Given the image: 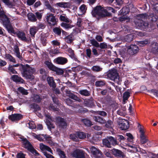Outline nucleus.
Returning <instances> with one entry per match:
<instances>
[{
  "mask_svg": "<svg viewBox=\"0 0 158 158\" xmlns=\"http://www.w3.org/2000/svg\"><path fill=\"white\" fill-rule=\"evenodd\" d=\"M21 66L22 69V74L23 76L27 79L32 80L34 78L33 74L35 73V69L30 66L28 64L23 66L21 64H17L13 65L14 67H18Z\"/></svg>",
  "mask_w": 158,
  "mask_h": 158,
  "instance_id": "f257e3e1",
  "label": "nucleus"
},
{
  "mask_svg": "<svg viewBox=\"0 0 158 158\" xmlns=\"http://www.w3.org/2000/svg\"><path fill=\"white\" fill-rule=\"evenodd\" d=\"M107 76L111 80L119 84L120 81L119 77L116 69H113L109 70L107 74Z\"/></svg>",
  "mask_w": 158,
  "mask_h": 158,
  "instance_id": "f03ea898",
  "label": "nucleus"
},
{
  "mask_svg": "<svg viewBox=\"0 0 158 158\" xmlns=\"http://www.w3.org/2000/svg\"><path fill=\"white\" fill-rule=\"evenodd\" d=\"M94 13L96 15H98L101 17H104L107 15L106 11L105 9L100 6L96 7L94 9Z\"/></svg>",
  "mask_w": 158,
  "mask_h": 158,
  "instance_id": "7ed1b4c3",
  "label": "nucleus"
},
{
  "mask_svg": "<svg viewBox=\"0 0 158 158\" xmlns=\"http://www.w3.org/2000/svg\"><path fill=\"white\" fill-rule=\"evenodd\" d=\"M72 156L76 158H85V152L79 149H76L71 153Z\"/></svg>",
  "mask_w": 158,
  "mask_h": 158,
  "instance_id": "20e7f679",
  "label": "nucleus"
},
{
  "mask_svg": "<svg viewBox=\"0 0 158 158\" xmlns=\"http://www.w3.org/2000/svg\"><path fill=\"white\" fill-rule=\"evenodd\" d=\"M0 20L1 22L5 27L10 24L9 18L5 15L4 12L0 14Z\"/></svg>",
  "mask_w": 158,
  "mask_h": 158,
  "instance_id": "39448f33",
  "label": "nucleus"
},
{
  "mask_svg": "<svg viewBox=\"0 0 158 158\" xmlns=\"http://www.w3.org/2000/svg\"><path fill=\"white\" fill-rule=\"evenodd\" d=\"M46 21L51 25H55L57 22L56 18L52 14L47 15L46 17Z\"/></svg>",
  "mask_w": 158,
  "mask_h": 158,
  "instance_id": "423d86ee",
  "label": "nucleus"
},
{
  "mask_svg": "<svg viewBox=\"0 0 158 158\" xmlns=\"http://www.w3.org/2000/svg\"><path fill=\"white\" fill-rule=\"evenodd\" d=\"M138 47L135 45H131L128 47L127 52L131 55H133L136 54L139 51Z\"/></svg>",
  "mask_w": 158,
  "mask_h": 158,
  "instance_id": "0eeeda50",
  "label": "nucleus"
},
{
  "mask_svg": "<svg viewBox=\"0 0 158 158\" xmlns=\"http://www.w3.org/2000/svg\"><path fill=\"white\" fill-rule=\"evenodd\" d=\"M54 63L60 65H64L68 61V59L65 57H59L53 60Z\"/></svg>",
  "mask_w": 158,
  "mask_h": 158,
  "instance_id": "6e6552de",
  "label": "nucleus"
},
{
  "mask_svg": "<svg viewBox=\"0 0 158 158\" xmlns=\"http://www.w3.org/2000/svg\"><path fill=\"white\" fill-rule=\"evenodd\" d=\"M139 131L140 133V142L142 144H144L149 141V140L144 134V132L143 129L140 127L139 128Z\"/></svg>",
  "mask_w": 158,
  "mask_h": 158,
  "instance_id": "1a4fd4ad",
  "label": "nucleus"
},
{
  "mask_svg": "<svg viewBox=\"0 0 158 158\" xmlns=\"http://www.w3.org/2000/svg\"><path fill=\"white\" fill-rule=\"evenodd\" d=\"M90 149L91 152L95 157L100 158L101 156L102 153L98 149L94 146L91 147Z\"/></svg>",
  "mask_w": 158,
  "mask_h": 158,
  "instance_id": "9d476101",
  "label": "nucleus"
},
{
  "mask_svg": "<svg viewBox=\"0 0 158 158\" xmlns=\"http://www.w3.org/2000/svg\"><path fill=\"white\" fill-rule=\"evenodd\" d=\"M111 151L112 154L115 157L119 158L124 157L123 153L118 149L114 148Z\"/></svg>",
  "mask_w": 158,
  "mask_h": 158,
  "instance_id": "9b49d317",
  "label": "nucleus"
},
{
  "mask_svg": "<svg viewBox=\"0 0 158 158\" xmlns=\"http://www.w3.org/2000/svg\"><path fill=\"white\" fill-rule=\"evenodd\" d=\"M22 115L20 114H12L9 116L8 118L12 121H15L20 120L22 118Z\"/></svg>",
  "mask_w": 158,
  "mask_h": 158,
  "instance_id": "f8f14e48",
  "label": "nucleus"
},
{
  "mask_svg": "<svg viewBox=\"0 0 158 158\" xmlns=\"http://www.w3.org/2000/svg\"><path fill=\"white\" fill-rule=\"evenodd\" d=\"M56 121L59 124V126L62 128H66L67 124L64 119L60 117H57L56 118Z\"/></svg>",
  "mask_w": 158,
  "mask_h": 158,
  "instance_id": "ddd939ff",
  "label": "nucleus"
},
{
  "mask_svg": "<svg viewBox=\"0 0 158 158\" xmlns=\"http://www.w3.org/2000/svg\"><path fill=\"white\" fill-rule=\"evenodd\" d=\"M135 24L138 26L142 27L143 29H146L148 26V23L144 22L143 20H138L135 21Z\"/></svg>",
  "mask_w": 158,
  "mask_h": 158,
  "instance_id": "4468645a",
  "label": "nucleus"
},
{
  "mask_svg": "<svg viewBox=\"0 0 158 158\" xmlns=\"http://www.w3.org/2000/svg\"><path fill=\"white\" fill-rule=\"evenodd\" d=\"M11 79L14 81L20 83H24V80L20 77L16 75H13L11 77Z\"/></svg>",
  "mask_w": 158,
  "mask_h": 158,
  "instance_id": "2eb2a0df",
  "label": "nucleus"
},
{
  "mask_svg": "<svg viewBox=\"0 0 158 158\" xmlns=\"http://www.w3.org/2000/svg\"><path fill=\"white\" fill-rule=\"evenodd\" d=\"M17 35L18 37L22 40L26 42L31 40V39H28L26 38L25 34L23 32L19 31L17 33Z\"/></svg>",
  "mask_w": 158,
  "mask_h": 158,
  "instance_id": "dca6fc26",
  "label": "nucleus"
},
{
  "mask_svg": "<svg viewBox=\"0 0 158 158\" xmlns=\"http://www.w3.org/2000/svg\"><path fill=\"white\" fill-rule=\"evenodd\" d=\"M40 149L43 151H47L50 152L52 154V151L51 149L48 146L44 145L43 143H40Z\"/></svg>",
  "mask_w": 158,
  "mask_h": 158,
  "instance_id": "f3484780",
  "label": "nucleus"
},
{
  "mask_svg": "<svg viewBox=\"0 0 158 158\" xmlns=\"http://www.w3.org/2000/svg\"><path fill=\"white\" fill-rule=\"evenodd\" d=\"M46 116L47 118L46 122L48 126L50 128H54L55 127L50 122L51 121H53L52 118V117L49 114H47Z\"/></svg>",
  "mask_w": 158,
  "mask_h": 158,
  "instance_id": "a211bd4d",
  "label": "nucleus"
},
{
  "mask_svg": "<svg viewBox=\"0 0 158 158\" xmlns=\"http://www.w3.org/2000/svg\"><path fill=\"white\" fill-rule=\"evenodd\" d=\"M119 126L122 130H126L128 128V122L127 121H123L119 124Z\"/></svg>",
  "mask_w": 158,
  "mask_h": 158,
  "instance_id": "6ab92c4d",
  "label": "nucleus"
},
{
  "mask_svg": "<svg viewBox=\"0 0 158 158\" xmlns=\"http://www.w3.org/2000/svg\"><path fill=\"white\" fill-rule=\"evenodd\" d=\"M38 29L35 26L31 27L30 29V33L32 38H34L35 35L38 31Z\"/></svg>",
  "mask_w": 158,
  "mask_h": 158,
  "instance_id": "aec40b11",
  "label": "nucleus"
},
{
  "mask_svg": "<svg viewBox=\"0 0 158 158\" xmlns=\"http://www.w3.org/2000/svg\"><path fill=\"white\" fill-rule=\"evenodd\" d=\"M93 118L95 121L101 124H104L106 123L105 119L100 116H94L93 117Z\"/></svg>",
  "mask_w": 158,
  "mask_h": 158,
  "instance_id": "412c9836",
  "label": "nucleus"
},
{
  "mask_svg": "<svg viewBox=\"0 0 158 158\" xmlns=\"http://www.w3.org/2000/svg\"><path fill=\"white\" fill-rule=\"evenodd\" d=\"M48 83L49 85L54 88L56 87V83H55L53 78L52 77H48L47 78Z\"/></svg>",
  "mask_w": 158,
  "mask_h": 158,
  "instance_id": "4be33fe9",
  "label": "nucleus"
},
{
  "mask_svg": "<svg viewBox=\"0 0 158 158\" xmlns=\"http://www.w3.org/2000/svg\"><path fill=\"white\" fill-rule=\"evenodd\" d=\"M129 9L127 7H123L119 12V15H126L128 14Z\"/></svg>",
  "mask_w": 158,
  "mask_h": 158,
  "instance_id": "5701e85b",
  "label": "nucleus"
},
{
  "mask_svg": "<svg viewBox=\"0 0 158 158\" xmlns=\"http://www.w3.org/2000/svg\"><path fill=\"white\" fill-rule=\"evenodd\" d=\"M151 51L153 53L156 54L158 52V44L154 43L151 45Z\"/></svg>",
  "mask_w": 158,
  "mask_h": 158,
  "instance_id": "b1692460",
  "label": "nucleus"
},
{
  "mask_svg": "<svg viewBox=\"0 0 158 158\" xmlns=\"http://www.w3.org/2000/svg\"><path fill=\"white\" fill-rule=\"evenodd\" d=\"M14 51L15 53L16 56L20 59L22 58V56L20 55V52L18 47L17 45H15L14 47Z\"/></svg>",
  "mask_w": 158,
  "mask_h": 158,
  "instance_id": "393cba45",
  "label": "nucleus"
},
{
  "mask_svg": "<svg viewBox=\"0 0 158 158\" xmlns=\"http://www.w3.org/2000/svg\"><path fill=\"white\" fill-rule=\"evenodd\" d=\"M56 5L60 7L64 8L69 7L70 6V4L69 2H64L57 3Z\"/></svg>",
  "mask_w": 158,
  "mask_h": 158,
  "instance_id": "a878e982",
  "label": "nucleus"
},
{
  "mask_svg": "<svg viewBox=\"0 0 158 158\" xmlns=\"http://www.w3.org/2000/svg\"><path fill=\"white\" fill-rule=\"evenodd\" d=\"M40 40L43 45L45 46L47 44V37L45 34L44 33L41 34Z\"/></svg>",
  "mask_w": 158,
  "mask_h": 158,
  "instance_id": "bb28decb",
  "label": "nucleus"
},
{
  "mask_svg": "<svg viewBox=\"0 0 158 158\" xmlns=\"http://www.w3.org/2000/svg\"><path fill=\"white\" fill-rule=\"evenodd\" d=\"M119 21L121 22H125L128 23L129 22L130 18L128 16L126 15H123L118 18Z\"/></svg>",
  "mask_w": 158,
  "mask_h": 158,
  "instance_id": "cd10ccee",
  "label": "nucleus"
},
{
  "mask_svg": "<svg viewBox=\"0 0 158 158\" xmlns=\"http://www.w3.org/2000/svg\"><path fill=\"white\" fill-rule=\"evenodd\" d=\"M4 58L14 63H16V61L14 58L9 54H6L4 56Z\"/></svg>",
  "mask_w": 158,
  "mask_h": 158,
  "instance_id": "c85d7f7f",
  "label": "nucleus"
},
{
  "mask_svg": "<svg viewBox=\"0 0 158 158\" xmlns=\"http://www.w3.org/2000/svg\"><path fill=\"white\" fill-rule=\"evenodd\" d=\"M59 19L61 21L67 23H70V20L65 15H61L60 16Z\"/></svg>",
  "mask_w": 158,
  "mask_h": 158,
  "instance_id": "c756f323",
  "label": "nucleus"
},
{
  "mask_svg": "<svg viewBox=\"0 0 158 158\" xmlns=\"http://www.w3.org/2000/svg\"><path fill=\"white\" fill-rule=\"evenodd\" d=\"M27 17L29 20L31 21L35 22L37 20V19L35 15L32 13H29L28 14Z\"/></svg>",
  "mask_w": 158,
  "mask_h": 158,
  "instance_id": "7c9ffc66",
  "label": "nucleus"
},
{
  "mask_svg": "<svg viewBox=\"0 0 158 158\" xmlns=\"http://www.w3.org/2000/svg\"><path fill=\"white\" fill-rule=\"evenodd\" d=\"M5 27L9 33L13 34H16V32L15 31L14 28L10 24Z\"/></svg>",
  "mask_w": 158,
  "mask_h": 158,
  "instance_id": "2f4dec72",
  "label": "nucleus"
},
{
  "mask_svg": "<svg viewBox=\"0 0 158 158\" xmlns=\"http://www.w3.org/2000/svg\"><path fill=\"white\" fill-rule=\"evenodd\" d=\"M9 8H12L15 5L10 0H1Z\"/></svg>",
  "mask_w": 158,
  "mask_h": 158,
  "instance_id": "473e14b6",
  "label": "nucleus"
},
{
  "mask_svg": "<svg viewBox=\"0 0 158 158\" xmlns=\"http://www.w3.org/2000/svg\"><path fill=\"white\" fill-rule=\"evenodd\" d=\"M44 64L50 70L52 71L55 66L54 65L51 61L48 60L44 62Z\"/></svg>",
  "mask_w": 158,
  "mask_h": 158,
  "instance_id": "72a5a7b5",
  "label": "nucleus"
},
{
  "mask_svg": "<svg viewBox=\"0 0 158 158\" xmlns=\"http://www.w3.org/2000/svg\"><path fill=\"white\" fill-rule=\"evenodd\" d=\"M108 137H107L106 139H103L102 140V142L103 144L105 146L108 148H110L111 147L110 143L108 139Z\"/></svg>",
  "mask_w": 158,
  "mask_h": 158,
  "instance_id": "f704fd0d",
  "label": "nucleus"
},
{
  "mask_svg": "<svg viewBox=\"0 0 158 158\" xmlns=\"http://www.w3.org/2000/svg\"><path fill=\"white\" fill-rule=\"evenodd\" d=\"M92 70L95 72H98L102 71V68L98 65H94L91 68Z\"/></svg>",
  "mask_w": 158,
  "mask_h": 158,
  "instance_id": "c9c22d12",
  "label": "nucleus"
},
{
  "mask_svg": "<svg viewBox=\"0 0 158 158\" xmlns=\"http://www.w3.org/2000/svg\"><path fill=\"white\" fill-rule=\"evenodd\" d=\"M52 71L56 72V73L58 75H62L64 73V71L62 69L59 68L55 66Z\"/></svg>",
  "mask_w": 158,
  "mask_h": 158,
  "instance_id": "e433bc0d",
  "label": "nucleus"
},
{
  "mask_svg": "<svg viewBox=\"0 0 158 158\" xmlns=\"http://www.w3.org/2000/svg\"><path fill=\"white\" fill-rule=\"evenodd\" d=\"M130 96V93L128 91H126L124 92L123 94V103L125 104L126 101L127 100L128 98Z\"/></svg>",
  "mask_w": 158,
  "mask_h": 158,
  "instance_id": "4c0bfd02",
  "label": "nucleus"
},
{
  "mask_svg": "<svg viewBox=\"0 0 158 158\" xmlns=\"http://www.w3.org/2000/svg\"><path fill=\"white\" fill-rule=\"evenodd\" d=\"M31 135L35 138L37 139L39 141H43L44 140L43 139L42 137V136H43V135H37L36 134L33 133H32Z\"/></svg>",
  "mask_w": 158,
  "mask_h": 158,
  "instance_id": "58836bf2",
  "label": "nucleus"
},
{
  "mask_svg": "<svg viewBox=\"0 0 158 158\" xmlns=\"http://www.w3.org/2000/svg\"><path fill=\"white\" fill-rule=\"evenodd\" d=\"M108 139L110 141V144L111 143L113 145L115 146L118 144L117 140L114 137L112 136H109L108 137Z\"/></svg>",
  "mask_w": 158,
  "mask_h": 158,
  "instance_id": "ea45409f",
  "label": "nucleus"
},
{
  "mask_svg": "<svg viewBox=\"0 0 158 158\" xmlns=\"http://www.w3.org/2000/svg\"><path fill=\"white\" fill-rule=\"evenodd\" d=\"M78 136L77 135V133L75 134H71L70 135V138L75 141H77L78 140Z\"/></svg>",
  "mask_w": 158,
  "mask_h": 158,
  "instance_id": "a19ab883",
  "label": "nucleus"
},
{
  "mask_svg": "<svg viewBox=\"0 0 158 158\" xmlns=\"http://www.w3.org/2000/svg\"><path fill=\"white\" fill-rule=\"evenodd\" d=\"M42 135L50 144H53V142L50 137L46 135L43 134Z\"/></svg>",
  "mask_w": 158,
  "mask_h": 158,
  "instance_id": "79ce46f5",
  "label": "nucleus"
},
{
  "mask_svg": "<svg viewBox=\"0 0 158 158\" xmlns=\"http://www.w3.org/2000/svg\"><path fill=\"white\" fill-rule=\"evenodd\" d=\"M57 152L60 158H67L64 151L60 149H57Z\"/></svg>",
  "mask_w": 158,
  "mask_h": 158,
  "instance_id": "37998d69",
  "label": "nucleus"
},
{
  "mask_svg": "<svg viewBox=\"0 0 158 158\" xmlns=\"http://www.w3.org/2000/svg\"><path fill=\"white\" fill-rule=\"evenodd\" d=\"M79 9L82 13L80 14H78V15H79L84 14L86 12V11L87 9V7L85 5L83 4L80 7Z\"/></svg>",
  "mask_w": 158,
  "mask_h": 158,
  "instance_id": "c03bdc74",
  "label": "nucleus"
},
{
  "mask_svg": "<svg viewBox=\"0 0 158 158\" xmlns=\"http://www.w3.org/2000/svg\"><path fill=\"white\" fill-rule=\"evenodd\" d=\"M137 17L138 18V19L135 21H137L139 20H142V19H145L147 18V15L146 13L138 15Z\"/></svg>",
  "mask_w": 158,
  "mask_h": 158,
  "instance_id": "a18cd8bd",
  "label": "nucleus"
},
{
  "mask_svg": "<svg viewBox=\"0 0 158 158\" xmlns=\"http://www.w3.org/2000/svg\"><path fill=\"white\" fill-rule=\"evenodd\" d=\"M24 147L27 149L28 150H30L31 149V145L29 142L26 140L25 141L24 143Z\"/></svg>",
  "mask_w": 158,
  "mask_h": 158,
  "instance_id": "49530a36",
  "label": "nucleus"
},
{
  "mask_svg": "<svg viewBox=\"0 0 158 158\" xmlns=\"http://www.w3.org/2000/svg\"><path fill=\"white\" fill-rule=\"evenodd\" d=\"M133 35L132 34H129L126 36L125 39L126 41L130 42L133 40Z\"/></svg>",
  "mask_w": 158,
  "mask_h": 158,
  "instance_id": "de8ad7c7",
  "label": "nucleus"
},
{
  "mask_svg": "<svg viewBox=\"0 0 158 158\" xmlns=\"http://www.w3.org/2000/svg\"><path fill=\"white\" fill-rule=\"evenodd\" d=\"M33 99L34 101L37 102H40L42 100V98L40 97L39 95H34Z\"/></svg>",
  "mask_w": 158,
  "mask_h": 158,
  "instance_id": "09e8293b",
  "label": "nucleus"
},
{
  "mask_svg": "<svg viewBox=\"0 0 158 158\" xmlns=\"http://www.w3.org/2000/svg\"><path fill=\"white\" fill-rule=\"evenodd\" d=\"M61 26L66 29H69L73 27L71 25L66 23H62L61 24Z\"/></svg>",
  "mask_w": 158,
  "mask_h": 158,
  "instance_id": "8fccbe9b",
  "label": "nucleus"
},
{
  "mask_svg": "<svg viewBox=\"0 0 158 158\" xmlns=\"http://www.w3.org/2000/svg\"><path fill=\"white\" fill-rule=\"evenodd\" d=\"M49 54L53 56L54 54H56L60 53V52L58 49L56 48L54 50H51L49 52Z\"/></svg>",
  "mask_w": 158,
  "mask_h": 158,
  "instance_id": "3c124183",
  "label": "nucleus"
},
{
  "mask_svg": "<svg viewBox=\"0 0 158 158\" xmlns=\"http://www.w3.org/2000/svg\"><path fill=\"white\" fill-rule=\"evenodd\" d=\"M77 135L78 136V138H80V139H85L86 136L85 134L83 132H77Z\"/></svg>",
  "mask_w": 158,
  "mask_h": 158,
  "instance_id": "603ef678",
  "label": "nucleus"
},
{
  "mask_svg": "<svg viewBox=\"0 0 158 158\" xmlns=\"http://www.w3.org/2000/svg\"><path fill=\"white\" fill-rule=\"evenodd\" d=\"M19 91L22 94L24 95H27L28 94L27 90L24 89L23 88L20 87L18 88Z\"/></svg>",
  "mask_w": 158,
  "mask_h": 158,
  "instance_id": "864d4df0",
  "label": "nucleus"
},
{
  "mask_svg": "<svg viewBox=\"0 0 158 158\" xmlns=\"http://www.w3.org/2000/svg\"><path fill=\"white\" fill-rule=\"evenodd\" d=\"M79 93L85 96H89V92L85 89L80 90Z\"/></svg>",
  "mask_w": 158,
  "mask_h": 158,
  "instance_id": "5fc2aeb1",
  "label": "nucleus"
},
{
  "mask_svg": "<svg viewBox=\"0 0 158 158\" xmlns=\"http://www.w3.org/2000/svg\"><path fill=\"white\" fill-rule=\"evenodd\" d=\"M65 41L68 44L71 43L73 41V39L72 37L70 36L69 35L66 36L65 39Z\"/></svg>",
  "mask_w": 158,
  "mask_h": 158,
  "instance_id": "6e6d98bb",
  "label": "nucleus"
},
{
  "mask_svg": "<svg viewBox=\"0 0 158 158\" xmlns=\"http://www.w3.org/2000/svg\"><path fill=\"white\" fill-rule=\"evenodd\" d=\"M105 84L104 81H98L95 82V85L97 86L101 87L104 85Z\"/></svg>",
  "mask_w": 158,
  "mask_h": 158,
  "instance_id": "4d7b16f0",
  "label": "nucleus"
},
{
  "mask_svg": "<svg viewBox=\"0 0 158 158\" xmlns=\"http://www.w3.org/2000/svg\"><path fill=\"white\" fill-rule=\"evenodd\" d=\"M83 123L87 126H90L92 125V122L89 120L85 119L82 120Z\"/></svg>",
  "mask_w": 158,
  "mask_h": 158,
  "instance_id": "13d9d810",
  "label": "nucleus"
},
{
  "mask_svg": "<svg viewBox=\"0 0 158 158\" xmlns=\"http://www.w3.org/2000/svg\"><path fill=\"white\" fill-rule=\"evenodd\" d=\"M90 43L93 46L96 47H99V43L94 39H93L90 40Z\"/></svg>",
  "mask_w": 158,
  "mask_h": 158,
  "instance_id": "bf43d9fd",
  "label": "nucleus"
},
{
  "mask_svg": "<svg viewBox=\"0 0 158 158\" xmlns=\"http://www.w3.org/2000/svg\"><path fill=\"white\" fill-rule=\"evenodd\" d=\"M26 156L25 154H24L22 152H20L17 154L16 158H26Z\"/></svg>",
  "mask_w": 158,
  "mask_h": 158,
  "instance_id": "052dcab7",
  "label": "nucleus"
},
{
  "mask_svg": "<svg viewBox=\"0 0 158 158\" xmlns=\"http://www.w3.org/2000/svg\"><path fill=\"white\" fill-rule=\"evenodd\" d=\"M54 32L58 35H60L61 31V29L59 28L55 27L53 29Z\"/></svg>",
  "mask_w": 158,
  "mask_h": 158,
  "instance_id": "680f3d73",
  "label": "nucleus"
},
{
  "mask_svg": "<svg viewBox=\"0 0 158 158\" xmlns=\"http://www.w3.org/2000/svg\"><path fill=\"white\" fill-rule=\"evenodd\" d=\"M29 127L31 129H35L36 127L34 122L33 121L30 122L28 123Z\"/></svg>",
  "mask_w": 158,
  "mask_h": 158,
  "instance_id": "e2e57ef3",
  "label": "nucleus"
},
{
  "mask_svg": "<svg viewBox=\"0 0 158 158\" xmlns=\"http://www.w3.org/2000/svg\"><path fill=\"white\" fill-rule=\"evenodd\" d=\"M13 67V66H12L11 65H9V66L8 68V69L9 71V72L10 73H17V72L14 69Z\"/></svg>",
  "mask_w": 158,
  "mask_h": 158,
  "instance_id": "0e129e2a",
  "label": "nucleus"
},
{
  "mask_svg": "<svg viewBox=\"0 0 158 158\" xmlns=\"http://www.w3.org/2000/svg\"><path fill=\"white\" fill-rule=\"evenodd\" d=\"M105 10L106 11V14H107V11H109L110 12H112L113 13H115V10L112 8L110 7H106V9H105Z\"/></svg>",
  "mask_w": 158,
  "mask_h": 158,
  "instance_id": "69168bd1",
  "label": "nucleus"
},
{
  "mask_svg": "<svg viewBox=\"0 0 158 158\" xmlns=\"http://www.w3.org/2000/svg\"><path fill=\"white\" fill-rule=\"evenodd\" d=\"M126 135L128 137L127 138V140L130 142H132L133 139V137L132 135L130 133H127Z\"/></svg>",
  "mask_w": 158,
  "mask_h": 158,
  "instance_id": "338daca9",
  "label": "nucleus"
},
{
  "mask_svg": "<svg viewBox=\"0 0 158 158\" xmlns=\"http://www.w3.org/2000/svg\"><path fill=\"white\" fill-rule=\"evenodd\" d=\"M105 127L107 128H110L112 127L113 122L110 120H108L106 123Z\"/></svg>",
  "mask_w": 158,
  "mask_h": 158,
  "instance_id": "774afa93",
  "label": "nucleus"
}]
</instances>
